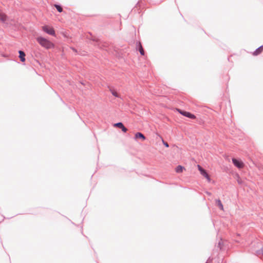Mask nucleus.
<instances>
[{
  "label": "nucleus",
  "instance_id": "1",
  "mask_svg": "<svg viewBox=\"0 0 263 263\" xmlns=\"http://www.w3.org/2000/svg\"><path fill=\"white\" fill-rule=\"evenodd\" d=\"M36 39L39 44L45 49H49L54 47V44L45 37L38 36Z\"/></svg>",
  "mask_w": 263,
  "mask_h": 263
},
{
  "label": "nucleus",
  "instance_id": "2",
  "mask_svg": "<svg viewBox=\"0 0 263 263\" xmlns=\"http://www.w3.org/2000/svg\"><path fill=\"white\" fill-rule=\"evenodd\" d=\"M42 29L43 31L49 35H55V31L52 26L44 25L42 27Z\"/></svg>",
  "mask_w": 263,
  "mask_h": 263
},
{
  "label": "nucleus",
  "instance_id": "3",
  "mask_svg": "<svg viewBox=\"0 0 263 263\" xmlns=\"http://www.w3.org/2000/svg\"><path fill=\"white\" fill-rule=\"evenodd\" d=\"M232 162L234 165L238 168H242L244 167L245 165L243 162L240 160H238L235 158L232 159Z\"/></svg>",
  "mask_w": 263,
  "mask_h": 263
},
{
  "label": "nucleus",
  "instance_id": "4",
  "mask_svg": "<svg viewBox=\"0 0 263 263\" xmlns=\"http://www.w3.org/2000/svg\"><path fill=\"white\" fill-rule=\"evenodd\" d=\"M197 167L198 168V170L199 171V172H200V174L203 176L209 182H210L211 181V179H210V177L209 176V175L208 174V173H206V172L205 171V170H204L200 165H197Z\"/></svg>",
  "mask_w": 263,
  "mask_h": 263
},
{
  "label": "nucleus",
  "instance_id": "5",
  "mask_svg": "<svg viewBox=\"0 0 263 263\" xmlns=\"http://www.w3.org/2000/svg\"><path fill=\"white\" fill-rule=\"evenodd\" d=\"M177 110L181 115H183V116H184L185 117H187L188 118H190L191 119H195V118H196L195 116L194 115L191 114L189 112L182 111V110H180L179 109H178Z\"/></svg>",
  "mask_w": 263,
  "mask_h": 263
},
{
  "label": "nucleus",
  "instance_id": "6",
  "mask_svg": "<svg viewBox=\"0 0 263 263\" xmlns=\"http://www.w3.org/2000/svg\"><path fill=\"white\" fill-rule=\"evenodd\" d=\"M114 126L115 127L121 128L122 129V130L123 132H124V133H126L127 132V129L124 126L123 123H121V122H119V123H115L114 125Z\"/></svg>",
  "mask_w": 263,
  "mask_h": 263
},
{
  "label": "nucleus",
  "instance_id": "7",
  "mask_svg": "<svg viewBox=\"0 0 263 263\" xmlns=\"http://www.w3.org/2000/svg\"><path fill=\"white\" fill-rule=\"evenodd\" d=\"M135 139H141L142 141H144L146 138L143 134L140 132H138L136 133L135 135Z\"/></svg>",
  "mask_w": 263,
  "mask_h": 263
},
{
  "label": "nucleus",
  "instance_id": "8",
  "mask_svg": "<svg viewBox=\"0 0 263 263\" xmlns=\"http://www.w3.org/2000/svg\"><path fill=\"white\" fill-rule=\"evenodd\" d=\"M8 20V16L7 15L2 11H0V21L4 23Z\"/></svg>",
  "mask_w": 263,
  "mask_h": 263
},
{
  "label": "nucleus",
  "instance_id": "9",
  "mask_svg": "<svg viewBox=\"0 0 263 263\" xmlns=\"http://www.w3.org/2000/svg\"><path fill=\"white\" fill-rule=\"evenodd\" d=\"M263 51V46H261L258 48L253 53L254 55H257Z\"/></svg>",
  "mask_w": 263,
  "mask_h": 263
},
{
  "label": "nucleus",
  "instance_id": "10",
  "mask_svg": "<svg viewBox=\"0 0 263 263\" xmlns=\"http://www.w3.org/2000/svg\"><path fill=\"white\" fill-rule=\"evenodd\" d=\"M216 204L221 210H222V211L224 210L222 202L220 199L216 200Z\"/></svg>",
  "mask_w": 263,
  "mask_h": 263
},
{
  "label": "nucleus",
  "instance_id": "11",
  "mask_svg": "<svg viewBox=\"0 0 263 263\" xmlns=\"http://www.w3.org/2000/svg\"><path fill=\"white\" fill-rule=\"evenodd\" d=\"M19 54H20V55H19V57L21 59V61L22 62H24L25 61V53L22 51H19Z\"/></svg>",
  "mask_w": 263,
  "mask_h": 263
},
{
  "label": "nucleus",
  "instance_id": "12",
  "mask_svg": "<svg viewBox=\"0 0 263 263\" xmlns=\"http://www.w3.org/2000/svg\"><path fill=\"white\" fill-rule=\"evenodd\" d=\"M184 169V167L181 165H178L176 167L175 170L177 173H182Z\"/></svg>",
  "mask_w": 263,
  "mask_h": 263
},
{
  "label": "nucleus",
  "instance_id": "13",
  "mask_svg": "<svg viewBox=\"0 0 263 263\" xmlns=\"http://www.w3.org/2000/svg\"><path fill=\"white\" fill-rule=\"evenodd\" d=\"M138 49H139V51L140 53V54L142 55H144V49L142 46V45L140 43H139L138 44Z\"/></svg>",
  "mask_w": 263,
  "mask_h": 263
},
{
  "label": "nucleus",
  "instance_id": "14",
  "mask_svg": "<svg viewBox=\"0 0 263 263\" xmlns=\"http://www.w3.org/2000/svg\"><path fill=\"white\" fill-rule=\"evenodd\" d=\"M256 255L258 256H259V255L263 256V247L260 249L256 251Z\"/></svg>",
  "mask_w": 263,
  "mask_h": 263
},
{
  "label": "nucleus",
  "instance_id": "15",
  "mask_svg": "<svg viewBox=\"0 0 263 263\" xmlns=\"http://www.w3.org/2000/svg\"><path fill=\"white\" fill-rule=\"evenodd\" d=\"M54 6L56 8V9L59 12H62L63 8H62V7L61 6L58 5H54Z\"/></svg>",
  "mask_w": 263,
  "mask_h": 263
},
{
  "label": "nucleus",
  "instance_id": "16",
  "mask_svg": "<svg viewBox=\"0 0 263 263\" xmlns=\"http://www.w3.org/2000/svg\"><path fill=\"white\" fill-rule=\"evenodd\" d=\"M160 138H161V139L162 140V142L163 144L164 145V146L165 147H168L169 146L168 144L166 142H165L164 141V140H163V139L162 138V137L160 136Z\"/></svg>",
  "mask_w": 263,
  "mask_h": 263
},
{
  "label": "nucleus",
  "instance_id": "17",
  "mask_svg": "<svg viewBox=\"0 0 263 263\" xmlns=\"http://www.w3.org/2000/svg\"><path fill=\"white\" fill-rule=\"evenodd\" d=\"M111 93L112 94L113 96H114L116 97H119V95L117 91L113 90L111 91Z\"/></svg>",
  "mask_w": 263,
  "mask_h": 263
},
{
  "label": "nucleus",
  "instance_id": "18",
  "mask_svg": "<svg viewBox=\"0 0 263 263\" xmlns=\"http://www.w3.org/2000/svg\"><path fill=\"white\" fill-rule=\"evenodd\" d=\"M222 243V239H221L220 241H219L218 244V247H219L220 249H221V246Z\"/></svg>",
  "mask_w": 263,
  "mask_h": 263
},
{
  "label": "nucleus",
  "instance_id": "19",
  "mask_svg": "<svg viewBox=\"0 0 263 263\" xmlns=\"http://www.w3.org/2000/svg\"><path fill=\"white\" fill-rule=\"evenodd\" d=\"M237 181H238V183H239V184L242 183V180L239 177H238V178L237 179Z\"/></svg>",
  "mask_w": 263,
  "mask_h": 263
},
{
  "label": "nucleus",
  "instance_id": "20",
  "mask_svg": "<svg viewBox=\"0 0 263 263\" xmlns=\"http://www.w3.org/2000/svg\"><path fill=\"white\" fill-rule=\"evenodd\" d=\"M208 195H211V193H208Z\"/></svg>",
  "mask_w": 263,
  "mask_h": 263
}]
</instances>
